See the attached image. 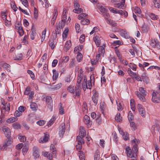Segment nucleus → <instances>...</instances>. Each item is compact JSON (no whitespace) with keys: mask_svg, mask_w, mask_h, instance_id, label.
Returning a JSON list of instances; mask_svg holds the SVG:
<instances>
[{"mask_svg":"<svg viewBox=\"0 0 160 160\" xmlns=\"http://www.w3.org/2000/svg\"><path fill=\"white\" fill-rule=\"evenodd\" d=\"M135 94L141 101L142 102L146 101L145 97L146 96L147 92L146 90H144V88L142 87L139 88V91H136Z\"/></svg>","mask_w":160,"mask_h":160,"instance_id":"nucleus-1","label":"nucleus"},{"mask_svg":"<svg viewBox=\"0 0 160 160\" xmlns=\"http://www.w3.org/2000/svg\"><path fill=\"white\" fill-rule=\"evenodd\" d=\"M140 142L139 139H135L131 141L132 145L133 146L132 148V150L134 153H135L137 155L138 152V144L140 143Z\"/></svg>","mask_w":160,"mask_h":160,"instance_id":"nucleus-2","label":"nucleus"},{"mask_svg":"<svg viewBox=\"0 0 160 160\" xmlns=\"http://www.w3.org/2000/svg\"><path fill=\"white\" fill-rule=\"evenodd\" d=\"M66 130L65 123L62 122L59 127L58 134L61 138H62Z\"/></svg>","mask_w":160,"mask_h":160,"instance_id":"nucleus-3","label":"nucleus"},{"mask_svg":"<svg viewBox=\"0 0 160 160\" xmlns=\"http://www.w3.org/2000/svg\"><path fill=\"white\" fill-rule=\"evenodd\" d=\"M126 152L127 156L130 158H136L137 157L136 154L134 153L129 147H127L126 148Z\"/></svg>","mask_w":160,"mask_h":160,"instance_id":"nucleus-4","label":"nucleus"},{"mask_svg":"<svg viewBox=\"0 0 160 160\" xmlns=\"http://www.w3.org/2000/svg\"><path fill=\"white\" fill-rule=\"evenodd\" d=\"M56 35L53 36L52 38L50 39L49 41V45L52 49H53L57 43Z\"/></svg>","mask_w":160,"mask_h":160,"instance_id":"nucleus-5","label":"nucleus"},{"mask_svg":"<svg viewBox=\"0 0 160 160\" xmlns=\"http://www.w3.org/2000/svg\"><path fill=\"white\" fill-rule=\"evenodd\" d=\"M46 101L48 107L49 108L51 111H52V110L53 104L51 97L50 96H47L46 98Z\"/></svg>","mask_w":160,"mask_h":160,"instance_id":"nucleus-6","label":"nucleus"},{"mask_svg":"<svg viewBox=\"0 0 160 160\" xmlns=\"http://www.w3.org/2000/svg\"><path fill=\"white\" fill-rule=\"evenodd\" d=\"M84 122L88 128L90 127L92 123V122L90 120V117L85 115L84 117Z\"/></svg>","mask_w":160,"mask_h":160,"instance_id":"nucleus-7","label":"nucleus"},{"mask_svg":"<svg viewBox=\"0 0 160 160\" xmlns=\"http://www.w3.org/2000/svg\"><path fill=\"white\" fill-rule=\"evenodd\" d=\"M2 130L6 137L9 139L11 137V132L10 129L8 127H5L2 128Z\"/></svg>","mask_w":160,"mask_h":160,"instance_id":"nucleus-8","label":"nucleus"},{"mask_svg":"<svg viewBox=\"0 0 160 160\" xmlns=\"http://www.w3.org/2000/svg\"><path fill=\"white\" fill-rule=\"evenodd\" d=\"M61 29L62 28L59 27L58 26H57L56 27L55 31L52 32V36L56 35V38H57L58 36H60L61 34Z\"/></svg>","mask_w":160,"mask_h":160,"instance_id":"nucleus-9","label":"nucleus"},{"mask_svg":"<svg viewBox=\"0 0 160 160\" xmlns=\"http://www.w3.org/2000/svg\"><path fill=\"white\" fill-rule=\"evenodd\" d=\"M35 27L34 25H32V27L30 35V38L32 40H33L35 38V37L36 35V32H35Z\"/></svg>","mask_w":160,"mask_h":160,"instance_id":"nucleus-10","label":"nucleus"},{"mask_svg":"<svg viewBox=\"0 0 160 160\" xmlns=\"http://www.w3.org/2000/svg\"><path fill=\"white\" fill-rule=\"evenodd\" d=\"M116 103L117 105L118 110V111H122L124 108V104L122 101H116Z\"/></svg>","mask_w":160,"mask_h":160,"instance_id":"nucleus-11","label":"nucleus"},{"mask_svg":"<svg viewBox=\"0 0 160 160\" xmlns=\"http://www.w3.org/2000/svg\"><path fill=\"white\" fill-rule=\"evenodd\" d=\"M93 79V81H94V78L93 77H92L91 76L90 77V81L89 82V81H88V82L85 83V84H84V83H82V86H86V88L87 89H90L92 87V84L91 82L92 81Z\"/></svg>","mask_w":160,"mask_h":160,"instance_id":"nucleus-12","label":"nucleus"},{"mask_svg":"<svg viewBox=\"0 0 160 160\" xmlns=\"http://www.w3.org/2000/svg\"><path fill=\"white\" fill-rule=\"evenodd\" d=\"M48 135L47 134H45L43 137H41L39 140V142L40 143H44L48 141V140L49 137Z\"/></svg>","mask_w":160,"mask_h":160,"instance_id":"nucleus-13","label":"nucleus"},{"mask_svg":"<svg viewBox=\"0 0 160 160\" xmlns=\"http://www.w3.org/2000/svg\"><path fill=\"white\" fill-rule=\"evenodd\" d=\"M33 154L35 158H37L39 156V152L38 150V148L36 147H34L33 149Z\"/></svg>","mask_w":160,"mask_h":160,"instance_id":"nucleus-14","label":"nucleus"},{"mask_svg":"<svg viewBox=\"0 0 160 160\" xmlns=\"http://www.w3.org/2000/svg\"><path fill=\"white\" fill-rule=\"evenodd\" d=\"M157 94L156 92H153L152 94V101L155 103H158L159 102V99L156 98Z\"/></svg>","mask_w":160,"mask_h":160,"instance_id":"nucleus-15","label":"nucleus"},{"mask_svg":"<svg viewBox=\"0 0 160 160\" xmlns=\"http://www.w3.org/2000/svg\"><path fill=\"white\" fill-rule=\"evenodd\" d=\"M71 45V42L70 41H67L64 45V49L65 51H67L70 48Z\"/></svg>","mask_w":160,"mask_h":160,"instance_id":"nucleus-16","label":"nucleus"},{"mask_svg":"<svg viewBox=\"0 0 160 160\" xmlns=\"http://www.w3.org/2000/svg\"><path fill=\"white\" fill-rule=\"evenodd\" d=\"M79 133V135H81L82 137H84L86 135V132L83 127H80Z\"/></svg>","mask_w":160,"mask_h":160,"instance_id":"nucleus-17","label":"nucleus"},{"mask_svg":"<svg viewBox=\"0 0 160 160\" xmlns=\"http://www.w3.org/2000/svg\"><path fill=\"white\" fill-rule=\"evenodd\" d=\"M114 7L122 9L125 8L124 4L121 2L115 3L114 4Z\"/></svg>","mask_w":160,"mask_h":160,"instance_id":"nucleus-18","label":"nucleus"},{"mask_svg":"<svg viewBox=\"0 0 160 160\" xmlns=\"http://www.w3.org/2000/svg\"><path fill=\"white\" fill-rule=\"evenodd\" d=\"M67 13V10L66 9L64 8L63 9V13L62 14L63 16L61 20L62 21H65V22H66L67 17V15H66Z\"/></svg>","mask_w":160,"mask_h":160,"instance_id":"nucleus-19","label":"nucleus"},{"mask_svg":"<svg viewBox=\"0 0 160 160\" xmlns=\"http://www.w3.org/2000/svg\"><path fill=\"white\" fill-rule=\"evenodd\" d=\"M94 41L97 47H99L100 44V40L98 36H96L94 38Z\"/></svg>","mask_w":160,"mask_h":160,"instance_id":"nucleus-20","label":"nucleus"},{"mask_svg":"<svg viewBox=\"0 0 160 160\" xmlns=\"http://www.w3.org/2000/svg\"><path fill=\"white\" fill-rule=\"evenodd\" d=\"M100 155L99 154V151L98 150H97L95 153L94 155V160H99L100 159Z\"/></svg>","mask_w":160,"mask_h":160,"instance_id":"nucleus-21","label":"nucleus"},{"mask_svg":"<svg viewBox=\"0 0 160 160\" xmlns=\"http://www.w3.org/2000/svg\"><path fill=\"white\" fill-rule=\"evenodd\" d=\"M52 72L53 73V75L52 76L53 79L54 80H56L58 77V73L57 72L55 69L52 70Z\"/></svg>","mask_w":160,"mask_h":160,"instance_id":"nucleus-22","label":"nucleus"},{"mask_svg":"<svg viewBox=\"0 0 160 160\" xmlns=\"http://www.w3.org/2000/svg\"><path fill=\"white\" fill-rule=\"evenodd\" d=\"M23 55L22 53L17 54L15 56V57H13V58L15 60H21L22 59Z\"/></svg>","mask_w":160,"mask_h":160,"instance_id":"nucleus-23","label":"nucleus"},{"mask_svg":"<svg viewBox=\"0 0 160 160\" xmlns=\"http://www.w3.org/2000/svg\"><path fill=\"white\" fill-rule=\"evenodd\" d=\"M62 86V83H59L56 85L52 86V89L53 90L58 89L61 87Z\"/></svg>","mask_w":160,"mask_h":160,"instance_id":"nucleus-24","label":"nucleus"},{"mask_svg":"<svg viewBox=\"0 0 160 160\" xmlns=\"http://www.w3.org/2000/svg\"><path fill=\"white\" fill-rule=\"evenodd\" d=\"M98 9L101 12L104 13L108 11L107 9H106L104 7L102 6H99L98 7Z\"/></svg>","mask_w":160,"mask_h":160,"instance_id":"nucleus-25","label":"nucleus"},{"mask_svg":"<svg viewBox=\"0 0 160 160\" xmlns=\"http://www.w3.org/2000/svg\"><path fill=\"white\" fill-rule=\"evenodd\" d=\"M120 116L121 115L119 113L117 114L115 118V119L117 122H120L122 121V117Z\"/></svg>","mask_w":160,"mask_h":160,"instance_id":"nucleus-26","label":"nucleus"},{"mask_svg":"<svg viewBox=\"0 0 160 160\" xmlns=\"http://www.w3.org/2000/svg\"><path fill=\"white\" fill-rule=\"evenodd\" d=\"M81 24L82 25H88L90 22L89 20L88 19H82L81 21Z\"/></svg>","mask_w":160,"mask_h":160,"instance_id":"nucleus-27","label":"nucleus"},{"mask_svg":"<svg viewBox=\"0 0 160 160\" xmlns=\"http://www.w3.org/2000/svg\"><path fill=\"white\" fill-rule=\"evenodd\" d=\"M88 14L85 13H82L78 16V19L79 20L84 19L88 16Z\"/></svg>","mask_w":160,"mask_h":160,"instance_id":"nucleus-28","label":"nucleus"},{"mask_svg":"<svg viewBox=\"0 0 160 160\" xmlns=\"http://www.w3.org/2000/svg\"><path fill=\"white\" fill-rule=\"evenodd\" d=\"M79 158L80 160H85V156L82 151H79Z\"/></svg>","mask_w":160,"mask_h":160,"instance_id":"nucleus-29","label":"nucleus"},{"mask_svg":"<svg viewBox=\"0 0 160 160\" xmlns=\"http://www.w3.org/2000/svg\"><path fill=\"white\" fill-rule=\"evenodd\" d=\"M149 16L152 19L154 20H157L158 18L157 15L152 13H150L149 14Z\"/></svg>","mask_w":160,"mask_h":160,"instance_id":"nucleus-30","label":"nucleus"},{"mask_svg":"<svg viewBox=\"0 0 160 160\" xmlns=\"http://www.w3.org/2000/svg\"><path fill=\"white\" fill-rule=\"evenodd\" d=\"M154 3L155 7L159 8L160 7V2L159 0H154Z\"/></svg>","mask_w":160,"mask_h":160,"instance_id":"nucleus-31","label":"nucleus"},{"mask_svg":"<svg viewBox=\"0 0 160 160\" xmlns=\"http://www.w3.org/2000/svg\"><path fill=\"white\" fill-rule=\"evenodd\" d=\"M83 137H81L80 136H78L77 137L78 143L80 144H83L84 143L83 140L82 139Z\"/></svg>","mask_w":160,"mask_h":160,"instance_id":"nucleus-32","label":"nucleus"},{"mask_svg":"<svg viewBox=\"0 0 160 160\" xmlns=\"http://www.w3.org/2000/svg\"><path fill=\"white\" fill-rule=\"evenodd\" d=\"M17 118L16 117H12L8 119L7 122L9 123H11L17 121Z\"/></svg>","mask_w":160,"mask_h":160,"instance_id":"nucleus-33","label":"nucleus"},{"mask_svg":"<svg viewBox=\"0 0 160 160\" xmlns=\"http://www.w3.org/2000/svg\"><path fill=\"white\" fill-rule=\"evenodd\" d=\"M50 149L52 151V153L53 155L56 154V148L54 145L52 144H51L50 146Z\"/></svg>","mask_w":160,"mask_h":160,"instance_id":"nucleus-34","label":"nucleus"},{"mask_svg":"<svg viewBox=\"0 0 160 160\" xmlns=\"http://www.w3.org/2000/svg\"><path fill=\"white\" fill-rule=\"evenodd\" d=\"M82 79H79V78H78L77 83L76 84V88H78V89H79V88H81V82L82 80Z\"/></svg>","mask_w":160,"mask_h":160,"instance_id":"nucleus-35","label":"nucleus"},{"mask_svg":"<svg viewBox=\"0 0 160 160\" xmlns=\"http://www.w3.org/2000/svg\"><path fill=\"white\" fill-rule=\"evenodd\" d=\"M128 72L129 75L133 78L137 75L136 73L133 72L131 71L130 69L128 68Z\"/></svg>","mask_w":160,"mask_h":160,"instance_id":"nucleus-36","label":"nucleus"},{"mask_svg":"<svg viewBox=\"0 0 160 160\" xmlns=\"http://www.w3.org/2000/svg\"><path fill=\"white\" fill-rule=\"evenodd\" d=\"M95 120L96 124L98 125L102 123V119L100 117H98Z\"/></svg>","mask_w":160,"mask_h":160,"instance_id":"nucleus-37","label":"nucleus"},{"mask_svg":"<svg viewBox=\"0 0 160 160\" xmlns=\"http://www.w3.org/2000/svg\"><path fill=\"white\" fill-rule=\"evenodd\" d=\"M73 11L76 13H80L83 12V10L82 8L79 7V8L77 9H74Z\"/></svg>","mask_w":160,"mask_h":160,"instance_id":"nucleus-38","label":"nucleus"},{"mask_svg":"<svg viewBox=\"0 0 160 160\" xmlns=\"http://www.w3.org/2000/svg\"><path fill=\"white\" fill-rule=\"evenodd\" d=\"M74 87L72 85H70L67 88V90L71 93H74L75 92V90L73 88Z\"/></svg>","mask_w":160,"mask_h":160,"instance_id":"nucleus-39","label":"nucleus"},{"mask_svg":"<svg viewBox=\"0 0 160 160\" xmlns=\"http://www.w3.org/2000/svg\"><path fill=\"white\" fill-rule=\"evenodd\" d=\"M83 76V71H82V69H80L78 71V78L82 79Z\"/></svg>","mask_w":160,"mask_h":160,"instance_id":"nucleus-40","label":"nucleus"},{"mask_svg":"<svg viewBox=\"0 0 160 160\" xmlns=\"http://www.w3.org/2000/svg\"><path fill=\"white\" fill-rule=\"evenodd\" d=\"M31 108L33 111H35L37 110V108L36 106V104L34 102H32L30 105Z\"/></svg>","mask_w":160,"mask_h":160,"instance_id":"nucleus-41","label":"nucleus"},{"mask_svg":"<svg viewBox=\"0 0 160 160\" xmlns=\"http://www.w3.org/2000/svg\"><path fill=\"white\" fill-rule=\"evenodd\" d=\"M18 138L21 142H24V141H25L26 140V137L21 136L20 135H19Z\"/></svg>","mask_w":160,"mask_h":160,"instance_id":"nucleus-42","label":"nucleus"},{"mask_svg":"<svg viewBox=\"0 0 160 160\" xmlns=\"http://www.w3.org/2000/svg\"><path fill=\"white\" fill-rule=\"evenodd\" d=\"M46 31V29L45 28L42 32V36L41 38L42 42H43L45 38Z\"/></svg>","mask_w":160,"mask_h":160,"instance_id":"nucleus-43","label":"nucleus"},{"mask_svg":"<svg viewBox=\"0 0 160 160\" xmlns=\"http://www.w3.org/2000/svg\"><path fill=\"white\" fill-rule=\"evenodd\" d=\"M27 72L31 76V78L34 79L35 78V76L33 72L30 70H28L27 71Z\"/></svg>","mask_w":160,"mask_h":160,"instance_id":"nucleus-44","label":"nucleus"},{"mask_svg":"<svg viewBox=\"0 0 160 160\" xmlns=\"http://www.w3.org/2000/svg\"><path fill=\"white\" fill-rule=\"evenodd\" d=\"M12 126L15 129H18L21 128V126L18 123L16 122L13 124Z\"/></svg>","mask_w":160,"mask_h":160,"instance_id":"nucleus-45","label":"nucleus"},{"mask_svg":"<svg viewBox=\"0 0 160 160\" xmlns=\"http://www.w3.org/2000/svg\"><path fill=\"white\" fill-rule=\"evenodd\" d=\"M129 67L134 71H136L137 68V66L134 64L130 63L129 64Z\"/></svg>","mask_w":160,"mask_h":160,"instance_id":"nucleus-46","label":"nucleus"},{"mask_svg":"<svg viewBox=\"0 0 160 160\" xmlns=\"http://www.w3.org/2000/svg\"><path fill=\"white\" fill-rule=\"evenodd\" d=\"M103 47H100L99 48V50L100 51L99 53L101 54H103L105 52L104 47H105V45H103Z\"/></svg>","mask_w":160,"mask_h":160,"instance_id":"nucleus-47","label":"nucleus"},{"mask_svg":"<svg viewBox=\"0 0 160 160\" xmlns=\"http://www.w3.org/2000/svg\"><path fill=\"white\" fill-rule=\"evenodd\" d=\"M30 88L29 87H27L24 92V94L28 95L29 94H30L31 92V91L30 90Z\"/></svg>","mask_w":160,"mask_h":160,"instance_id":"nucleus-48","label":"nucleus"},{"mask_svg":"<svg viewBox=\"0 0 160 160\" xmlns=\"http://www.w3.org/2000/svg\"><path fill=\"white\" fill-rule=\"evenodd\" d=\"M128 119L129 121H132L133 119V114L131 111H129L128 115Z\"/></svg>","mask_w":160,"mask_h":160,"instance_id":"nucleus-49","label":"nucleus"},{"mask_svg":"<svg viewBox=\"0 0 160 160\" xmlns=\"http://www.w3.org/2000/svg\"><path fill=\"white\" fill-rule=\"evenodd\" d=\"M155 43V48L157 49H160V42L158 41L154 40Z\"/></svg>","mask_w":160,"mask_h":160,"instance_id":"nucleus-50","label":"nucleus"},{"mask_svg":"<svg viewBox=\"0 0 160 160\" xmlns=\"http://www.w3.org/2000/svg\"><path fill=\"white\" fill-rule=\"evenodd\" d=\"M102 14L106 20H107L109 18V14L107 12H106L104 13H102Z\"/></svg>","mask_w":160,"mask_h":160,"instance_id":"nucleus-51","label":"nucleus"},{"mask_svg":"<svg viewBox=\"0 0 160 160\" xmlns=\"http://www.w3.org/2000/svg\"><path fill=\"white\" fill-rule=\"evenodd\" d=\"M65 23L66 22L65 21L63 22L61 21V22H59L58 26L59 27L61 28H62L65 26Z\"/></svg>","mask_w":160,"mask_h":160,"instance_id":"nucleus-52","label":"nucleus"},{"mask_svg":"<svg viewBox=\"0 0 160 160\" xmlns=\"http://www.w3.org/2000/svg\"><path fill=\"white\" fill-rule=\"evenodd\" d=\"M75 59H72V61H71L69 66L71 68H73L75 65Z\"/></svg>","mask_w":160,"mask_h":160,"instance_id":"nucleus-53","label":"nucleus"},{"mask_svg":"<svg viewBox=\"0 0 160 160\" xmlns=\"http://www.w3.org/2000/svg\"><path fill=\"white\" fill-rule=\"evenodd\" d=\"M123 139L125 140H128L129 138V134L127 132H126L123 134Z\"/></svg>","mask_w":160,"mask_h":160,"instance_id":"nucleus-54","label":"nucleus"},{"mask_svg":"<svg viewBox=\"0 0 160 160\" xmlns=\"http://www.w3.org/2000/svg\"><path fill=\"white\" fill-rule=\"evenodd\" d=\"M117 47H115V51L116 53L117 56V57H118L119 59H120L121 58V54L120 53V52L117 49Z\"/></svg>","mask_w":160,"mask_h":160,"instance_id":"nucleus-55","label":"nucleus"},{"mask_svg":"<svg viewBox=\"0 0 160 160\" xmlns=\"http://www.w3.org/2000/svg\"><path fill=\"white\" fill-rule=\"evenodd\" d=\"M37 124L39 126H43L45 124V121L44 120H41L37 122Z\"/></svg>","mask_w":160,"mask_h":160,"instance_id":"nucleus-56","label":"nucleus"},{"mask_svg":"<svg viewBox=\"0 0 160 160\" xmlns=\"http://www.w3.org/2000/svg\"><path fill=\"white\" fill-rule=\"evenodd\" d=\"M56 154H54V155L52 153V154H51L50 153H49V155L48 156V157L47 158L49 159V160H52L53 158H55L56 157Z\"/></svg>","mask_w":160,"mask_h":160,"instance_id":"nucleus-57","label":"nucleus"},{"mask_svg":"<svg viewBox=\"0 0 160 160\" xmlns=\"http://www.w3.org/2000/svg\"><path fill=\"white\" fill-rule=\"evenodd\" d=\"M75 94L76 96H79L80 95V91L81 88H79V89H78V88H75Z\"/></svg>","mask_w":160,"mask_h":160,"instance_id":"nucleus-58","label":"nucleus"},{"mask_svg":"<svg viewBox=\"0 0 160 160\" xmlns=\"http://www.w3.org/2000/svg\"><path fill=\"white\" fill-rule=\"evenodd\" d=\"M139 114L143 117H145V112L143 109L142 110H139Z\"/></svg>","mask_w":160,"mask_h":160,"instance_id":"nucleus-59","label":"nucleus"},{"mask_svg":"<svg viewBox=\"0 0 160 160\" xmlns=\"http://www.w3.org/2000/svg\"><path fill=\"white\" fill-rule=\"evenodd\" d=\"M34 14L35 18H37L38 16V11L35 7L34 8Z\"/></svg>","mask_w":160,"mask_h":160,"instance_id":"nucleus-60","label":"nucleus"},{"mask_svg":"<svg viewBox=\"0 0 160 160\" xmlns=\"http://www.w3.org/2000/svg\"><path fill=\"white\" fill-rule=\"evenodd\" d=\"M55 120V118H52L48 122V127L50 126L53 123L54 121Z\"/></svg>","mask_w":160,"mask_h":160,"instance_id":"nucleus-61","label":"nucleus"},{"mask_svg":"<svg viewBox=\"0 0 160 160\" xmlns=\"http://www.w3.org/2000/svg\"><path fill=\"white\" fill-rule=\"evenodd\" d=\"M22 2V4L26 7H27L28 5V0H20Z\"/></svg>","mask_w":160,"mask_h":160,"instance_id":"nucleus-62","label":"nucleus"},{"mask_svg":"<svg viewBox=\"0 0 160 160\" xmlns=\"http://www.w3.org/2000/svg\"><path fill=\"white\" fill-rule=\"evenodd\" d=\"M82 55L81 53L78 54L77 56V60L79 62H80L82 59Z\"/></svg>","mask_w":160,"mask_h":160,"instance_id":"nucleus-63","label":"nucleus"},{"mask_svg":"<svg viewBox=\"0 0 160 160\" xmlns=\"http://www.w3.org/2000/svg\"><path fill=\"white\" fill-rule=\"evenodd\" d=\"M130 126L133 128L134 130H135L136 129L135 123L133 122H130Z\"/></svg>","mask_w":160,"mask_h":160,"instance_id":"nucleus-64","label":"nucleus"}]
</instances>
